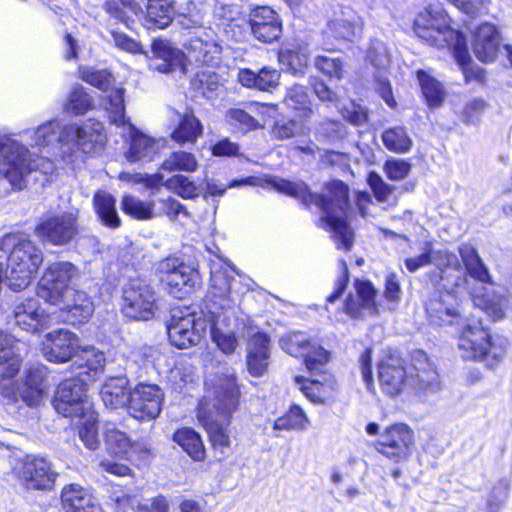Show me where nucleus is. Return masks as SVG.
Wrapping results in <instances>:
<instances>
[{
	"mask_svg": "<svg viewBox=\"0 0 512 512\" xmlns=\"http://www.w3.org/2000/svg\"><path fill=\"white\" fill-rule=\"evenodd\" d=\"M20 135L27 136L31 147L46 155L32 158L19 140L11 135L0 136V176L17 190L26 186V178L33 172H39L47 180L55 169L53 158L70 161L77 153L97 152L106 142L103 124L92 119L82 124L51 119Z\"/></svg>",
	"mask_w": 512,
	"mask_h": 512,
	"instance_id": "nucleus-1",
	"label": "nucleus"
},
{
	"mask_svg": "<svg viewBox=\"0 0 512 512\" xmlns=\"http://www.w3.org/2000/svg\"><path fill=\"white\" fill-rule=\"evenodd\" d=\"M235 269L221 257L210 261V287L206 296L204 312L197 313L190 308L172 311L167 325L168 337L172 345L185 349L200 343L210 327L212 341L225 354H231L238 345V335L244 327V317L236 315L241 298L250 289L249 280L240 275L235 277Z\"/></svg>",
	"mask_w": 512,
	"mask_h": 512,
	"instance_id": "nucleus-2",
	"label": "nucleus"
},
{
	"mask_svg": "<svg viewBox=\"0 0 512 512\" xmlns=\"http://www.w3.org/2000/svg\"><path fill=\"white\" fill-rule=\"evenodd\" d=\"M270 184L279 192L300 199L305 205H315L321 212V221L332 233L338 249L348 251L353 245L354 233L347 223L349 209L348 186L340 180L326 184L324 194L309 191L308 186L300 182H292L282 178H272Z\"/></svg>",
	"mask_w": 512,
	"mask_h": 512,
	"instance_id": "nucleus-3",
	"label": "nucleus"
},
{
	"mask_svg": "<svg viewBox=\"0 0 512 512\" xmlns=\"http://www.w3.org/2000/svg\"><path fill=\"white\" fill-rule=\"evenodd\" d=\"M206 395L199 404L198 418L207 430L214 449L222 454L230 447L227 427L230 416L236 410L239 388L233 372L216 374L205 381Z\"/></svg>",
	"mask_w": 512,
	"mask_h": 512,
	"instance_id": "nucleus-4",
	"label": "nucleus"
},
{
	"mask_svg": "<svg viewBox=\"0 0 512 512\" xmlns=\"http://www.w3.org/2000/svg\"><path fill=\"white\" fill-rule=\"evenodd\" d=\"M414 31L419 38L431 46L448 47L467 82L472 79L483 80V70L479 67H470L471 57L465 36L450 27L449 18L440 4H430L417 15Z\"/></svg>",
	"mask_w": 512,
	"mask_h": 512,
	"instance_id": "nucleus-5",
	"label": "nucleus"
},
{
	"mask_svg": "<svg viewBox=\"0 0 512 512\" xmlns=\"http://www.w3.org/2000/svg\"><path fill=\"white\" fill-rule=\"evenodd\" d=\"M459 254L468 275L483 285L482 291L471 293L473 304L494 320L502 319L508 311H512V291L490 282L488 269L471 244L463 243L459 247Z\"/></svg>",
	"mask_w": 512,
	"mask_h": 512,
	"instance_id": "nucleus-6",
	"label": "nucleus"
},
{
	"mask_svg": "<svg viewBox=\"0 0 512 512\" xmlns=\"http://www.w3.org/2000/svg\"><path fill=\"white\" fill-rule=\"evenodd\" d=\"M459 254L468 275L483 285L482 291L471 293L473 304L494 320L502 319L508 311H512V291L490 282L488 269L471 244L463 243L459 247Z\"/></svg>",
	"mask_w": 512,
	"mask_h": 512,
	"instance_id": "nucleus-7",
	"label": "nucleus"
},
{
	"mask_svg": "<svg viewBox=\"0 0 512 512\" xmlns=\"http://www.w3.org/2000/svg\"><path fill=\"white\" fill-rule=\"evenodd\" d=\"M5 280L13 291L25 289L43 263L42 250L26 236L6 234L0 239V250H10Z\"/></svg>",
	"mask_w": 512,
	"mask_h": 512,
	"instance_id": "nucleus-8",
	"label": "nucleus"
},
{
	"mask_svg": "<svg viewBox=\"0 0 512 512\" xmlns=\"http://www.w3.org/2000/svg\"><path fill=\"white\" fill-rule=\"evenodd\" d=\"M509 341L501 335H491L480 321L465 324L459 336L458 349L463 359L484 362L496 368L504 359Z\"/></svg>",
	"mask_w": 512,
	"mask_h": 512,
	"instance_id": "nucleus-9",
	"label": "nucleus"
},
{
	"mask_svg": "<svg viewBox=\"0 0 512 512\" xmlns=\"http://www.w3.org/2000/svg\"><path fill=\"white\" fill-rule=\"evenodd\" d=\"M156 271L167 292L182 299L200 285L199 272L177 257H167L157 263Z\"/></svg>",
	"mask_w": 512,
	"mask_h": 512,
	"instance_id": "nucleus-10",
	"label": "nucleus"
},
{
	"mask_svg": "<svg viewBox=\"0 0 512 512\" xmlns=\"http://www.w3.org/2000/svg\"><path fill=\"white\" fill-rule=\"evenodd\" d=\"M79 211L70 210L46 216L35 227V235L43 244L66 246L79 233Z\"/></svg>",
	"mask_w": 512,
	"mask_h": 512,
	"instance_id": "nucleus-11",
	"label": "nucleus"
},
{
	"mask_svg": "<svg viewBox=\"0 0 512 512\" xmlns=\"http://www.w3.org/2000/svg\"><path fill=\"white\" fill-rule=\"evenodd\" d=\"M87 385L85 378L77 376L63 380L58 385L53 399L55 410L72 419L90 413L93 404L87 396Z\"/></svg>",
	"mask_w": 512,
	"mask_h": 512,
	"instance_id": "nucleus-12",
	"label": "nucleus"
},
{
	"mask_svg": "<svg viewBox=\"0 0 512 512\" xmlns=\"http://www.w3.org/2000/svg\"><path fill=\"white\" fill-rule=\"evenodd\" d=\"M78 275L79 269L69 261L48 263L38 282V297L49 304L59 301L60 297L74 289L71 283Z\"/></svg>",
	"mask_w": 512,
	"mask_h": 512,
	"instance_id": "nucleus-13",
	"label": "nucleus"
},
{
	"mask_svg": "<svg viewBox=\"0 0 512 512\" xmlns=\"http://www.w3.org/2000/svg\"><path fill=\"white\" fill-rule=\"evenodd\" d=\"M122 312L132 320L147 321L158 310L157 295L153 288L142 279L130 280L123 289Z\"/></svg>",
	"mask_w": 512,
	"mask_h": 512,
	"instance_id": "nucleus-14",
	"label": "nucleus"
},
{
	"mask_svg": "<svg viewBox=\"0 0 512 512\" xmlns=\"http://www.w3.org/2000/svg\"><path fill=\"white\" fill-rule=\"evenodd\" d=\"M79 73L83 81L107 93L106 110L111 123L123 124L125 122L124 89L114 86L115 80L111 73L91 67L80 68Z\"/></svg>",
	"mask_w": 512,
	"mask_h": 512,
	"instance_id": "nucleus-15",
	"label": "nucleus"
},
{
	"mask_svg": "<svg viewBox=\"0 0 512 512\" xmlns=\"http://www.w3.org/2000/svg\"><path fill=\"white\" fill-rule=\"evenodd\" d=\"M428 297L425 308L431 324L447 326L460 324L463 320L458 290L453 286L442 287Z\"/></svg>",
	"mask_w": 512,
	"mask_h": 512,
	"instance_id": "nucleus-16",
	"label": "nucleus"
},
{
	"mask_svg": "<svg viewBox=\"0 0 512 512\" xmlns=\"http://www.w3.org/2000/svg\"><path fill=\"white\" fill-rule=\"evenodd\" d=\"M279 345L293 357H304L305 366L310 373L322 371L328 364L329 352L316 342H312L303 332H292L282 336Z\"/></svg>",
	"mask_w": 512,
	"mask_h": 512,
	"instance_id": "nucleus-17",
	"label": "nucleus"
},
{
	"mask_svg": "<svg viewBox=\"0 0 512 512\" xmlns=\"http://www.w3.org/2000/svg\"><path fill=\"white\" fill-rule=\"evenodd\" d=\"M181 24L189 29L195 28L196 31L185 44L188 51V57L197 64L212 66L219 60L222 47L216 39L215 32L210 28H204L198 25V21H191L184 17Z\"/></svg>",
	"mask_w": 512,
	"mask_h": 512,
	"instance_id": "nucleus-18",
	"label": "nucleus"
},
{
	"mask_svg": "<svg viewBox=\"0 0 512 512\" xmlns=\"http://www.w3.org/2000/svg\"><path fill=\"white\" fill-rule=\"evenodd\" d=\"M16 473L29 490L50 491L58 477L48 458L34 454L26 455L21 460Z\"/></svg>",
	"mask_w": 512,
	"mask_h": 512,
	"instance_id": "nucleus-19",
	"label": "nucleus"
},
{
	"mask_svg": "<svg viewBox=\"0 0 512 512\" xmlns=\"http://www.w3.org/2000/svg\"><path fill=\"white\" fill-rule=\"evenodd\" d=\"M164 392L154 384L139 383L128 394V413L140 421L157 418L162 410Z\"/></svg>",
	"mask_w": 512,
	"mask_h": 512,
	"instance_id": "nucleus-20",
	"label": "nucleus"
},
{
	"mask_svg": "<svg viewBox=\"0 0 512 512\" xmlns=\"http://www.w3.org/2000/svg\"><path fill=\"white\" fill-rule=\"evenodd\" d=\"M414 434L404 423H396L387 427L377 440L376 449L395 463L406 460L411 454Z\"/></svg>",
	"mask_w": 512,
	"mask_h": 512,
	"instance_id": "nucleus-21",
	"label": "nucleus"
},
{
	"mask_svg": "<svg viewBox=\"0 0 512 512\" xmlns=\"http://www.w3.org/2000/svg\"><path fill=\"white\" fill-rule=\"evenodd\" d=\"M378 382L381 391L387 396L401 394L410 383L404 361L394 354L384 356L378 364Z\"/></svg>",
	"mask_w": 512,
	"mask_h": 512,
	"instance_id": "nucleus-22",
	"label": "nucleus"
},
{
	"mask_svg": "<svg viewBox=\"0 0 512 512\" xmlns=\"http://www.w3.org/2000/svg\"><path fill=\"white\" fill-rule=\"evenodd\" d=\"M51 305L58 307L61 320L71 325L87 322L94 312L91 297L86 292L75 288Z\"/></svg>",
	"mask_w": 512,
	"mask_h": 512,
	"instance_id": "nucleus-23",
	"label": "nucleus"
},
{
	"mask_svg": "<svg viewBox=\"0 0 512 512\" xmlns=\"http://www.w3.org/2000/svg\"><path fill=\"white\" fill-rule=\"evenodd\" d=\"M118 127L128 130V149L125 158L130 163H147L154 160L161 148V141L156 140L135 128L125 117V122Z\"/></svg>",
	"mask_w": 512,
	"mask_h": 512,
	"instance_id": "nucleus-24",
	"label": "nucleus"
},
{
	"mask_svg": "<svg viewBox=\"0 0 512 512\" xmlns=\"http://www.w3.org/2000/svg\"><path fill=\"white\" fill-rule=\"evenodd\" d=\"M249 26L255 39L263 43H273L282 34L281 19L269 6L252 7L249 13Z\"/></svg>",
	"mask_w": 512,
	"mask_h": 512,
	"instance_id": "nucleus-25",
	"label": "nucleus"
},
{
	"mask_svg": "<svg viewBox=\"0 0 512 512\" xmlns=\"http://www.w3.org/2000/svg\"><path fill=\"white\" fill-rule=\"evenodd\" d=\"M152 57L149 67L161 73L186 74V56L169 41L156 39L152 43Z\"/></svg>",
	"mask_w": 512,
	"mask_h": 512,
	"instance_id": "nucleus-26",
	"label": "nucleus"
},
{
	"mask_svg": "<svg viewBox=\"0 0 512 512\" xmlns=\"http://www.w3.org/2000/svg\"><path fill=\"white\" fill-rule=\"evenodd\" d=\"M311 379L295 376L294 381L302 393L314 403H323L332 396L336 389L334 376L329 373L326 366L322 371H314Z\"/></svg>",
	"mask_w": 512,
	"mask_h": 512,
	"instance_id": "nucleus-27",
	"label": "nucleus"
},
{
	"mask_svg": "<svg viewBox=\"0 0 512 512\" xmlns=\"http://www.w3.org/2000/svg\"><path fill=\"white\" fill-rule=\"evenodd\" d=\"M14 323L27 332L43 330L52 321L51 316L41 309L36 298H27L18 302L13 310Z\"/></svg>",
	"mask_w": 512,
	"mask_h": 512,
	"instance_id": "nucleus-28",
	"label": "nucleus"
},
{
	"mask_svg": "<svg viewBox=\"0 0 512 512\" xmlns=\"http://www.w3.org/2000/svg\"><path fill=\"white\" fill-rule=\"evenodd\" d=\"M356 295L350 294L344 304L345 313L351 318L376 315L379 312L375 302L376 290L369 281L355 280Z\"/></svg>",
	"mask_w": 512,
	"mask_h": 512,
	"instance_id": "nucleus-29",
	"label": "nucleus"
},
{
	"mask_svg": "<svg viewBox=\"0 0 512 512\" xmlns=\"http://www.w3.org/2000/svg\"><path fill=\"white\" fill-rule=\"evenodd\" d=\"M48 342L43 348L45 358L50 362H67L74 359L78 349V338L68 330L60 329L47 335Z\"/></svg>",
	"mask_w": 512,
	"mask_h": 512,
	"instance_id": "nucleus-30",
	"label": "nucleus"
},
{
	"mask_svg": "<svg viewBox=\"0 0 512 512\" xmlns=\"http://www.w3.org/2000/svg\"><path fill=\"white\" fill-rule=\"evenodd\" d=\"M432 263L439 270L441 287L453 286L460 289L467 284L461 263L456 254L444 249L432 250Z\"/></svg>",
	"mask_w": 512,
	"mask_h": 512,
	"instance_id": "nucleus-31",
	"label": "nucleus"
},
{
	"mask_svg": "<svg viewBox=\"0 0 512 512\" xmlns=\"http://www.w3.org/2000/svg\"><path fill=\"white\" fill-rule=\"evenodd\" d=\"M500 43L501 37L497 27L491 23H483L474 32L473 52L481 62H493L498 55Z\"/></svg>",
	"mask_w": 512,
	"mask_h": 512,
	"instance_id": "nucleus-32",
	"label": "nucleus"
},
{
	"mask_svg": "<svg viewBox=\"0 0 512 512\" xmlns=\"http://www.w3.org/2000/svg\"><path fill=\"white\" fill-rule=\"evenodd\" d=\"M61 500L65 512H102L92 493L78 484L65 486Z\"/></svg>",
	"mask_w": 512,
	"mask_h": 512,
	"instance_id": "nucleus-33",
	"label": "nucleus"
},
{
	"mask_svg": "<svg viewBox=\"0 0 512 512\" xmlns=\"http://www.w3.org/2000/svg\"><path fill=\"white\" fill-rule=\"evenodd\" d=\"M415 376L409 378L419 393L436 391L439 388L438 373L423 351L413 356Z\"/></svg>",
	"mask_w": 512,
	"mask_h": 512,
	"instance_id": "nucleus-34",
	"label": "nucleus"
},
{
	"mask_svg": "<svg viewBox=\"0 0 512 512\" xmlns=\"http://www.w3.org/2000/svg\"><path fill=\"white\" fill-rule=\"evenodd\" d=\"M47 389L46 369L36 367L27 372L20 394L27 406L38 407L47 396Z\"/></svg>",
	"mask_w": 512,
	"mask_h": 512,
	"instance_id": "nucleus-35",
	"label": "nucleus"
},
{
	"mask_svg": "<svg viewBox=\"0 0 512 512\" xmlns=\"http://www.w3.org/2000/svg\"><path fill=\"white\" fill-rule=\"evenodd\" d=\"M20 342L0 331V377L12 378L20 370Z\"/></svg>",
	"mask_w": 512,
	"mask_h": 512,
	"instance_id": "nucleus-36",
	"label": "nucleus"
},
{
	"mask_svg": "<svg viewBox=\"0 0 512 512\" xmlns=\"http://www.w3.org/2000/svg\"><path fill=\"white\" fill-rule=\"evenodd\" d=\"M237 80L243 87L269 92L278 86L280 72L272 67H263L258 72L240 69Z\"/></svg>",
	"mask_w": 512,
	"mask_h": 512,
	"instance_id": "nucleus-37",
	"label": "nucleus"
},
{
	"mask_svg": "<svg viewBox=\"0 0 512 512\" xmlns=\"http://www.w3.org/2000/svg\"><path fill=\"white\" fill-rule=\"evenodd\" d=\"M361 31V19L352 12L346 11L328 22L325 35L337 40L352 41Z\"/></svg>",
	"mask_w": 512,
	"mask_h": 512,
	"instance_id": "nucleus-38",
	"label": "nucleus"
},
{
	"mask_svg": "<svg viewBox=\"0 0 512 512\" xmlns=\"http://www.w3.org/2000/svg\"><path fill=\"white\" fill-rule=\"evenodd\" d=\"M127 385L128 379L126 376L107 378L100 390V397L104 406L109 409H117L128 403Z\"/></svg>",
	"mask_w": 512,
	"mask_h": 512,
	"instance_id": "nucleus-39",
	"label": "nucleus"
},
{
	"mask_svg": "<svg viewBox=\"0 0 512 512\" xmlns=\"http://www.w3.org/2000/svg\"><path fill=\"white\" fill-rule=\"evenodd\" d=\"M74 363L78 365L77 377L85 378L88 381L95 380L96 374L103 369L105 357L103 352L94 348L86 347L77 352Z\"/></svg>",
	"mask_w": 512,
	"mask_h": 512,
	"instance_id": "nucleus-40",
	"label": "nucleus"
},
{
	"mask_svg": "<svg viewBox=\"0 0 512 512\" xmlns=\"http://www.w3.org/2000/svg\"><path fill=\"white\" fill-rule=\"evenodd\" d=\"M202 133L203 125L200 120L192 112H186L180 116L171 138L180 145L195 144Z\"/></svg>",
	"mask_w": 512,
	"mask_h": 512,
	"instance_id": "nucleus-41",
	"label": "nucleus"
},
{
	"mask_svg": "<svg viewBox=\"0 0 512 512\" xmlns=\"http://www.w3.org/2000/svg\"><path fill=\"white\" fill-rule=\"evenodd\" d=\"M177 443L194 461H203L206 451L200 435L193 429L184 427L177 430L173 435Z\"/></svg>",
	"mask_w": 512,
	"mask_h": 512,
	"instance_id": "nucleus-42",
	"label": "nucleus"
},
{
	"mask_svg": "<svg viewBox=\"0 0 512 512\" xmlns=\"http://www.w3.org/2000/svg\"><path fill=\"white\" fill-rule=\"evenodd\" d=\"M174 13L171 0H148L146 7V22L148 28H166L172 21Z\"/></svg>",
	"mask_w": 512,
	"mask_h": 512,
	"instance_id": "nucleus-43",
	"label": "nucleus"
},
{
	"mask_svg": "<svg viewBox=\"0 0 512 512\" xmlns=\"http://www.w3.org/2000/svg\"><path fill=\"white\" fill-rule=\"evenodd\" d=\"M307 49L298 45L286 47L279 52L282 67L294 75H301L308 66Z\"/></svg>",
	"mask_w": 512,
	"mask_h": 512,
	"instance_id": "nucleus-44",
	"label": "nucleus"
},
{
	"mask_svg": "<svg viewBox=\"0 0 512 512\" xmlns=\"http://www.w3.org/2000/svg\"><path fill=\"white\" fill-rule=\"evenodd\" d=\"M94 207L101 222L111 228L120 225V218L116 211V201L112 195L105 191H98L94 195Z\"/></svg>",
	"mask_w": 512,
	"mask_h": 512,
	"instance_id": "nucleus-45",
	"label": "nucleus"
},
{
	"mask_svg": "<svg viewBox=\"0 0 512 512\" xmlns=\"http://www.w3.org/2000/svg\"><path fill=\"white\" fill-rule=\"evenodd\" d=\"M105 447L111 456L128 459L133 445L129 437L116 427H107L105 431Z\"/></svg>",
	"mask_w": 512,
	"mask_h": 512,
	"instance_id": "nucleus-46",
	"label": "nucleus"
},
{
	"mask_svg": "<svg viewBox=\"0 0 512 512\" xmlns=\"http://www.w3.org/2000/svg\"><path fill=\"white\" fill-rule=\"evenodd\" d=\"M157 202L154 200L143 201L133 195H125L122 198V209L131 217L138 220H147L156 217L155 206Z\"/></svg>",
	"mask_w": 512,
	"mask_h": 512,
	"instance_id": "nucleus-47",
	"label": "nucleus"
},
{
	"mask_svg": "<svg viewBox=\"0 0 512 512\" xmlns=\"http://www.w3.org/2000/svg\"><path fill=\"white\" fill-rule=\"evenodd\" d=\"M417 79L428 106H440L444 99V90L441 83L423 70L417 71Z\"/></svg>",
	"mask_w": 512,
	"mask_h": 512,
	"instance_id": "nucleus-48",
	"label": "nucleus"
},
{
	"mask_svg": "<svg viewBox=\"0 0 512 512\" xmlns=\"http://www.w3.org/2000/svg\"><path fill=\"white\" fill-rule=\"evenodd\" d=\"M198 168V161L194 154L178 150L172 152L161 164V169L167 172H195Z\"/></svg>",
	"mask_w": 512,
	"mask_h": 512,
	"instance_id": "nucleus-49",
	"label": "nucleus"
},
{
	"mask_svg": "<svg viewBox=\"0 0 512 512\" xmlns=\"http://www.w3.org/2000/svg\"><path fill=\"white\" fill-rule=\"evenodd\" d=\"M381 138L384 146L394 153L404 154L409 152L412 147V139L404 127L386 129Z\"/></svg>",
	"mask_w": 512,
	"mask_h": 512,
	"instance_id": "nucleus-50",
	"label": "nucleus"
},
{
	"mask_svg": "<svg viewBox=\"0 0 512 512\" xmlns=\"http://www.w3.org/2000/svg\"><path fill=\"white\" fill-rule=\"evenodd\" d=\"M80 422L79 437L86 448L95 450L99 447L100 440L97 429V415L94 410L78 417Z\"/></svg>",
	"mask_w": 512,
	"mask_h": 512,
	"instance_id": "nucleus-51",
	"label": "nucleus"
},
{
	"mask_svg": "<svg viewBox=\"0 0 512 512\" xmlns=\"http://www.w3.org/2000/svg\"><path fill=\"white\" fill-rule=\"evenodd\" d=\"M103 9L111 18L127 24L130 14H137L138 4L135 0H106Z\"/></svg>",
	"mask_w": 512,
	"mask_h": 512,
	"instance_id": "nucleus-52",
	"label": "nucleus"
},
{
	"mask_svg": "<svg viewBox=\"0 0 512 512\" xmlns=\"http://www.w3.org/2000/svg\"><path fill=\"white\" fill-rule=\"evenodd\" d=\"M249 110L231 108L226 112L227 122L242 132H249L261 128L259 121L255 119Z\"/></svg>",
	"mask_w": 512,
	"mask_h": 512,
	"instance_id": "nucleus-53",
	"label": "nucleus"
},
{
	"mask_svg": "<svg viewBox=\"0 0 512 512\" xmlns=\"http://www.w3.org/2000/svg\"><path fill=\"white\" fill-rule=\"evenodd\" d=\"M284 102L288 107L301 111L304 117L311 113L309 95L303 85L295 84L289 87Z\"/></svg>",
	"mask_w": 512,
	"mask_h": 512,
	"instance_id": "nucleus-54",
	"label": "nucleus"
},
{
	"mask_svg": "<svg viewBox=\"0 0 512 512\" xmlns=\"http://www.w3.org/2000/svg\"><path fill=\"white\" fill-rule=\"evenodd\" d=\"M65 109L74 115H84L93 109V100L82 87H75L68 97Z\"/></svg>",
	"mask_w": 512,
	"mask_h": 512,
	"instance_id": "nucleus-55",
	"label": "nucleus"
},
{
	"mask_svg": "<svg viewBox=\"0 0 512 512\" xmlns=\"http://www.w3.org/2000/svg\"><path fill=\"white\" fill-rule=\"evenodd\" d=\"M119 180L131 184H141L146 189L151 190V194L158 191L163 185L164 176L161 173H130L122 172L119 174Z\"/></svg>",
	"mask_w": 512,
	"mask_h": 512,
	"instance_id": "nucleus-56",
	"label": "nucleus"
},
{
	"mask_svg": "<svg viewBox=\"0 0 512 512\" xmlns=\"http://www.w3.org/2000/svg\"><path fill=\"white\" fill-rule=\"evenodd\" d=\"M367 182L378 202L388 204L396 203V198L394 197L395 186L384 182L379 174L370 172L367 177Z\"/></svg>",
	"mask_w": 512,
	"mask_h": 512,
	"instance_id": "nucleus-57",
	"label": "nucleus"
},
{
	"mask_svg": "<svg viewBox=\"0 0 512 512\" xmlns=\"http://www.w3.org/2000/svg\"><path fill=\"white\" fill-rule=\"evenodd\" d=\"M366 60L378 70H386L390 64V55L385 43L372 39L366 52Z\"/></svg>",
	"mask_w": 512,
	"mask_h": 512,
	"instance_id": "nucleus-58",
	"label": "nucleus"
},
{
	"mask_svg": "<svg viewBox=\"0 0 512 512\" xmlns=\"http://www.w3.org/2000/svg\"><path fill=\"white\" fill-rule=\"evenodd\" d=\"M163 185L185 199H191L198 195L196 184L184 175H174L169 178Z\"/></svg>",
	"mask_w": 512,
	"mask_h": 512,
	"instance_id": "nucleus-59",
	"label": "nucleus"
},
{
	"mask_svg": "<svg viewBox=\"0 0 512 512\" xmlns=\"http://www.w3.org/2000/svg\"><path fill=\"white\" fill-rule=\"evenodd\" d=\"M314 65L317 70L330 78L340 80L344 76V63L339 57L318 55L315 57Z\"/></svg>",
	"mask_w": 512,
	"mask_h": 512,
	"instance_id": "nucleus-60",
	"label": "nucleus"
},
{
	"mask_svg": "<svg viewBox=\"0 0 512 512\" xmlns=\"http://www.w3.org/2000/svg\"><path fill=\"white\" fill-rule=\"evenodd\" d=\"M161 358V353L154 347L142 346L130 353L128 362L146 368L149 365L157 367V362Z\"/></svg>",
	"mask_w": 512,
	"mask_h": 512,
	"instance_id": "nucleus-61",
	"label": "nucleus"
},
{
	"mask_svg": "<svg viewBox=\"0 0 512 512\" xmlns=\"http://www.w3.org/2000/svg\"><path fill=\"white\" fill-rule=\"evenodd\" d=\"M236 18H231V22H224L222 27L225 34L236 42L243 41L250 29L249 19L247 20L242 13H235Z\"/></svg>",
	"mask_w": 512,
	"mask_h": 512,
	"instance_id": "nucleus-62",
	"label": "nucleus"
},
{
	"mask_svg": "<svg viewBox=\"0 0 512 512\" xmlns=\"http://www.w3.org/2000/svg\"><path fill=\"white\" fill-rule=\"evenodd\" d=\"M411 165L403 159H388L384 164L386 176L393 181L404 179L410 172Z\"/></svg>",
	"mask_w": 512,
	"mask_h": 512,
	"instance_id": "nucleus-63",
	"label": "nucleus"
},
{
	"mask_svg": "<svg viewBox=\"0 0 512 512\" xmlns=\"http://www.w3.org/2000/svg\"><path fill=\"white\" fill-rule=\"evenodd\" d=\"M299 132V125L294 120H278L271 129V137L277 140H286L296 136Z\"/></svg>",
	"mask_w": 512,
	"mask_h": 512,
	"instance_id": "nucleus-64",
	"label": "nucleus"
}]
</instances>
